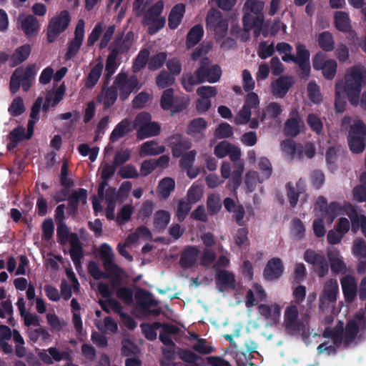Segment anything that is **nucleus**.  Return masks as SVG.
Returning <instances> with one entry per match:
<instances>
[{
	"mask_svg": "<svg viewBox=\"0 0 366 366\" xmlns=\"http://www.w3.org/2000/svg\"><path fill=\"white\" fill-rule=\"evenodd\" d=\"M343 92H345L352 106L359 104V97L362 86L366 84V69L361 65L349 68L345 74V81L340 82Z\"/></svg>",
	"mask_w": 366,
	"mask_h": 366,
	"instance_id": "1",
	"label": "nucleus"
},
{
	"mask_svg": "<svg viewBox=\"0 0 366 366\" xmlns=\"http://www.w3.org/2000/svg\"><path fill=\"white\" fill-rule=\"evenodd\" d=\"M99 252L103 260L104 268L110 275L106 279L110 280L112 289L114 290L123 287V285L129 279V274L114 262V254L111 247L107 243H103L100 246Z\"/></svg>",
	"mask_w": 366,
	"mask_h": 366,
	"instance_id": "2",
	"label": "nucleus"
},
{
	"mask_svg": "<svg viewBox=\"0 0 366 366\" xmlns=\"http://www.w3.org/2000/svg\"><path fill=\"white\" fill-rule=\"evenodd\" d=\"M152 116L149 112H142L134 119V128L137 129V137L142 140L146 138L156 137L161 132V125L157 122H151Z\"/></svg>",
	"mask_w": 366,
	"mask_h": 366,
	"instance_id": "3",
	"label": "nucleus"
},
{
	"mask_svg": "<svg viewBox=\"0 0 366 366\" xmlns=\"http://www.w3.org/2000/svg\"><path fill=\"white\" fill-rule=\"evenodd\" d=\"M347 139L352 153L363 152L366 146V124L360 119L355 121L350 127Z\"/></svg>",
	"mask_w": 366,
	"mask_h": 366,
	"instance_id": "4",
	"label": "nucleus"
},
{
	"mask_svg": "<svg viewBox=\"0 0 366 366\" xmlns=\"http://www.w3.org/2000/svg\"><path fill=\"white\" fill-rule=\"evenodd\" d=\"M71 21V16L67 10L61 11L51 19L46 31V40L49 44L54 42L57 37L66 30Z\"/></svg>",
	"mask_w": 366,
	"mask_h": 366,
	"instance_id": "5",
	"label": "nucleus"
},
{
	"mask_svg": "<svg viewBox=\"0 0 366 366\" xmlns=\"http://www.w3.org/2000/svg\"><path fill=\"white\" fill-rule=\"evenodd\" d=\"M117 90L119 92V99L124 102L129 95L134 92L141 88L138 78L136 75H132L129 77L127 74L120 72L117 76L113 82Z\"/></svg>",
	"mask_w": 366,
	"mask_h": 366,
	"instance_id": "6",
	"label": "nucleus"
},
{
	"mask_svg": "<svg viewBox=\"0 0 366 366\" xmlns=\"http://www.w3.org/2000/svg\"><path fill=\"white\" fill-rule=\"evenodd\" d=\"M206 26L208 30L214 31L219 39L224 38L228 31V21L224 19L222 13L215 9H210L207 15Z\"/></svg>",
	"mask_w": 366,
	"mask_h": 366,
	"instance_id": "7",
	"label": "nucleus"
},
{
	"mask_svg": "<svg viewBox=\"0 0 366 366\" xmlns=\"http://www.w3.org/2000/svg\"><path fill=\"white\" fill-rule=\"evenodd\" d=\"M312 66L316 71H322L324 78L332 80L337 70V64L335 60L327 59V56L322 51L317 52L312 58Z\"/></svg>",
	"mask_w": 366,
	"mask_h": 366,
	"instance_id": "8",
	"label": "nucleus"
},
{
	"mask_svg": "<svg viewBox=\"0 0 366 366\" xmlns=\"http://www.w3.org/2000/svg\"><path fill=\"white\" fill-rule=\"evenodd\" d=\"M195 74L201 78L200 81L215 83L219 80L222 70L219 65H212V61L208 57H204L202 59Z\"/></svg>",
	"mask_w": 366,
	"mask_h": 366,
	"instance_id": "9",
	"label": "nucleus"
},
{
	"mask_svg": "<svg viewBox=\"0 0 366 366\" xmlns=\"http://www.w3.org/2000/svg\"><path fill=\"white\" fill-rule=\"evenodd\" d=\"M339 287L336 280H328L322 290L319 298V309L322 311L327 310L331 305L336 302Z\"/></svg>",
	"mask_w": 366,
	"mask_h": 366,
	"instance_id": "10",
	"label": "nucleus"
},
{
	"mask_svg": "<svg viewBox=\"0 0 366 366\" xmlns=\"http://www.w3.org/2000/svg\"><path fill=\"white\" fill-rule=\"evenodd\" d=\"M285 330L290 335H295L303 331L305 325L298 320V310L297 306L290 305L287 307L285 312Z\"/></svg>",
	"mask_w": 366,
	"mask_h": 366,
	"instance_id": "11",
	"label": "nucleus"
},
{
	"mask_svg": "<svg viewBox=\"0 0 366 366\" xmlns=\"http://www.w3.org/2000/svg\"><path fill=\"white\" fill-rule=\"evenodd\" d=\"M214 154L217 157L220 159L229 155L232 162H236L240 158L241 151L239 147L224 140L215 146Z\"/></svg>",
	"mask_w": 366,
	"mask_h": 366,
	"instance_id": "12",
	"label": "nucleus"
},
{
	"mask_svg": "<svg viewBox=\"0 0 366 366\" xmlns=\"http://www.w3.org/2000/svg\"><path fill=\"white\" fill-rule=\"evenodd\" d=\"M284 272L282 261L279 257L270 259L263 271L264 278L267 281H273L279 279Z\"/></svg>",
	"mask_w": 366,
	"mask_h": 366,
	"instance_id": "13",
	"label": "nucleus"
},
{
	"mask_svg": "<svg viewBox=\"0 0 366 366\" xmlns=\"http://www.w3.org/2000/svg\"><path fill=\"white\" fill-rule=\"evenodd\" d=\"M132 32H128L126 36L124 34L117 36L109 47L110 53L117 56L127 53L132 46Z\"/></svg>",
	"mask_w": 366,
	"mask_h": 366,
	"instance_id": "14",
	"label": "nucleus"
},
{
	"mask_svg": "<svg viewBox=\"0 0 366 366\" xmlns=\"http://www.w3.org/2000/svg\"><path fill=\"white\" fill-rule=\"evenodd\" d=\"M341 285L345 300L347 302H352L357 292V285L355 277L350 274L343 277L341 280Z\"/></svg>",
	"mask_w": 366,
	"mask_h": 366,
	"instance_id": "15",
	"label": "nucleus"
},
{
	"mask_svg": "<svg viewBox=\"0 0 366 366\" xmlns=\"http://www.w3.org/2000/svg\"><path fill=\"white\" fill-rule=\"evenodd\" d=\"M216 283L220 292H224L227 289L234 290L235 288V277L232 272L220 269L216 273Z\"/></svg>",
	"mask_w": 366,
	"mask_h": 366,
	"instance_id": "16",
	"label": "nucleus"
},
{
	"mask_svg": "<svg viewBox=\"0 0 366 366\" xmlns=\"http://www.w3.org/2000/svg\"><path fill=\"white\" fill-rule=\"evenodd\" d=\"M134 122L129 119L128 118H125L122 119L120 122H119L113 131L112 132L109 140L111 142H115L119 139L123 138L130 132L134 130Z\"/></svg>",
	"mask_w": 366,
	"mask_h": 366,
	"instance_id": "17",
	"label": "nucleus"
},
{
	"mask_svg": "<svg viewBox=\"0 0 366 366\" xmlns=\"http://www.w3.org/2000/svg\"><path fill=\"white\" fill-rule=\"evenodd\" d=\"M16 69H20L19 76L22 81V89L24 92H28L36 75V68L35 64H28L25 69L19 67Z\"/></svg>",
	"mask_w": 366,
	"mask_h": 366,
	"instance_id": "18",
	"label": "nucleus"
},
{
	"mask_svg": "<svg viewBox=\"0 0 366 366\" xmlns=\"http://www.w3.org/2000/svg\"><path fill=\"white\" fill-rule=\"evenodd\" d=\"M20 26L25 35L28 37L37 34L40 29V25L38 19L31 14L24 16L21 19L19 18Z\"/></svg>",
	"mask_w": 366,
	"mask_h": 366,
	"instance_id": "19",
	"label": "nucleus"
},
{
	"mask_svg": "<svg viewBox=\"0 0 366 366\" xmlns=\"http://www.w3.org/2000/svg\"><path fill=\"white\" fill-rule=\"evenodd\" d=\"M294 81L292 76H280L272 84V94L273 95L283 98L289 89L293 85Z\"/></svg>",
	"mask_w": 366,
	"mask_h": 366,
	"instance_id": "20",
	"label": "nucleus"
},
{
	"mask_svg": "<svg viewBox=\"0 0 366 366\" xmlns=\"http://www.w3.org/2000/svg\"><path fill=\"white\" fill-rule=\"evenodd\" d=\"M244 29L249 31L252 29H255L254 35L257 36L260 34V30L264 24V15L253 16L247 13L242 18Z\"/></svg>",
	"mask_w": 366,
	"mask_h": 366,
	"instance_id": "21",
	"label": "nucleus"
},
{
	"mask_svg": "<svg viewBox=\"0 0 366 366\" xmlns=\"http://www.w3.org/2000/svg\"><path fill=\"white\" fill-rule=\"evenodd\" d=\"M69 244L71 247L69 254L71 260L75 266L80 264L81 260L84 256V251L82 244L77 234H73L71 235V243Z\"/></svg>",
	"mask_w": 366,
	"mask_h": 366,
	"instance_id": "22",
	"label": "nucleus"
},
{
	"mask_svg": "<svg viewBox=\"0 0 366 366\" xmlns=\"http://www.w3.org/2000/svg\"><path fill=\"white\" fill-rule=\"evenodd\" d=\"M334 24L336 29L343 33H349L352 30L349 14L342 11L334 14Z\"/></svg>",
	"mask_w": 366,
	"mask_h": 366,
	"instance_id": "23",
	"label": "nucleus"
},
{
	"mask_svg": "<svg viewBox=\"0 0 366 366\" xmlns=\"http://www.w3.org/2000/svg\"><path fill=\"white\" fill-rule=\"evenodd\" d=\"M185 13V6L183 4L174 5L168 16V25L171 29H175L181 24Z\"/></svg>",
	"mask_w": 366,
	"mask_h": 366,
	"instance_id": "24",
	"label": "nucleus"
},
{
	"mask_svg": "<svg viewBox=\"0 0 366 366\" xmlns=\"http://www.w3.org/2000/svg\"><path fill=\"white\" fill-rule=\"evenodd\" d=\"M199 251L194 247H188L180 256L179 264L182 268L189 269L192 267L197 262Z\"/></svg>",
	"mask_w": 366,
	"mask_h": 366,
	"instance_id": "25",
	"label": "nucleus"
},
{
	"mask_svg": "<svg viewBox=\"0 0 366 366\" xmlns=\"http://www.w3.org/2000/svg\"><path fill=\"white\" fill-rule=\"evenodd\" d=\"M8 138L9 142L7 144V149L9 151L15 149L22 141L28 139L25 128L23 126H18L11 130L8 135Z\"/></svg>",
	"mask_w": 366,
	"mask_h": 366,
	"instance_id": "26",
	"label": "nucleus"
},
{
	"mask_svg": "<svg viewBox=\"0 0 366 366\" xmlns=\"http://www.w3.org/2000/svg\"><path fill=\"white\" fill-rule=\"evenodd\" d=\"M164 146L159 145L154 140H150L142 144L139 154L142 157L146 156H156L164 153Z\"/></svg>",
	"mask_w": 366,
	"mask_h": 366,
	"instance_id": "27",
	"label": "nucleus"
},
{
	"mask_svg": "<svg viewBox=\"0 0 366 366\" xmlns=\"http://www.w3.org/2000/svg\"><path fill=\"white\" fill-rule=\"evenodd\" d=\"M135 297L139 305L145 311L158 305V302L154 299L152 294L143 289H139L136 292Z\"/></svg>",
	"mask_w": 366,
	"mask_h": 366,
	"instance_id": "28",
	"label": "nucleus"
},
{
	"mask_svg": "<svg viewBox=\"0 0 366 366\" xmlns=\"http://www.w3.org/2000/svg\"><path fill=\"white\" fill-rule=\"evenodd\" d=\"M31 48L29 44H24L18 47L10 58V66H16L25 61L29 56Z\"/></svg>",
	"mask_w": 366,
	"mask_h": 366,
	"instance_id": "29",
	"label": "nucleus"
},
{
	"mask_svg": "<svg viewBox=\"0 0 366 366\" xmlns=\"http://www.w3.org/2000/svg\"><path fill=\"white\" fill-rule=\"evenodd\" d=\"M325 338L332 340L335 345H340L344 342V327L342 322H340L333 328L327 327L323 332Z\"/></svg>",
	"mask_w": 366,
	"mask_h": 366,
	"instance_id": "30",
	"label": "nucleus"
},
{
	"mask_svg": "<svg viewBox=\"0 0 366 366\" xmlns=\"http://www.w3.org/2000/svg\"><path fill=\"white\" fill-rule=\"evenodd\" d=\"M97 290L100 295L104 298H107V302L109 306L116 312H120L122 310L121 303L113 298H110L112 296V292L109 289V285L104 282H100L98 285Z\"/></svg>",
	"mask_w": 366,
	"mask_h": 366,
	"instance_id": "31",
	"label": "nucleus"
},
{
	"mask_svg": "<svg viewBox=\"0 0 366 366\" xmlns=\"http://www.w3.org/2000/svg\"><path fill=\"white\" fill-rule=\"evenodd\" d=\"M282 112V108L278 103L270 102L262 109V112L258 111V117L263 122L267 117L271 119L277 118Z\"/></svg>",
	"mask_w": 366,
	"mask_h": 366,
	"instance_id": "32",
	"label": "nucleus"
},
{
	"mask_svg": "<svg viewBox=\"0 0 366 366\" xmlns=\"http://www.w3.org/2000/svg\"><path fill=\"white\" fill-rule=\"evenodd\" d=\"M259 314L266 320L276 322L280 316V307L277 304L266 305L260 304L258 306Z\"/></svg>",
	"mask_w": 366,
	"mask_h": 366,
	"instance_id": "33",
	"label": "nucleus"
},
{
	"mask_svg": "<svg viewBox=\"0 0 366 366\" xmlns=\"http://www.w3.org/2000/svg\"><path fill=\"white\" fill-rule=\"evenodd\" d=\"M204 36V29L202 24H196L188 31L186 37V45L187 48L196 46Z\"/></svg>",
	"mask_w": 366,
	"mask_h": 366,
	"instance_id": "34",
	"label": "nucleus"
},
{
	"mask_svg": "<svg viewBox=\"0 0 366 366\" xmlns=\"http://www.w3.org/2000/svg\"><path fill=\"white\" fill-rule=\"evenodd\" d=\"M359 332L358 322L354 320H349L344 328V344L345 345L351 344L357 337Z\"/></svg>",
	"mask_w": 366,
	"mask_h": 366,
	"instance_id": "35",
	"label": "nucleus"
},
{
	"mask_svg": "<svg viewBox=\"0 0 366 366\" xmlns=\"http://www.w3.org/2000/svg\"><path fill=\"white\" fill-rule=\"evenodd\" d=\"M349 207L350 211L347 212V215L351 219L352 230L360 225L362 232L366 237V217L362 215L360 219L357 210L351 204H349Z\"/></svg>",
	"mask_w": 366,
	"mask_h": 366,
	"instance_id": "36",
	"label": "nucleus"
},
{
	"mask_svg": "<svg viewBox=\"0 0 366 366\" xmlns=\"http://www.w3.org/2000/svg\"><path fill=\"white\" fill-rule=\"evenodd\" d=\"M170 214L168 211L159 209L157 211L154 217V226L158 231H163L166 229L170 222Z\"/></svg>",
	"mask_w": 366,
	"mask_h": 366,
	"instance_id": "37",
	"label": "nucleus"
},
{
	"mask_svg": "<svg viewBox=\"0 0 366 366\" xmlns=\"http://www.w3.org/2000/svg\"><path fill=\"white\" fill-rule=\"evenodd\" d=\"M103 67V64L102 62H99L92 68L85 81V86L87 89H92L97 84L101 77Z\"/></svg>",
	"mask_w": 366,
	"mask_h": 366,
	"instance_id": "38",
	"label": "nucleus"
},
{
	"mask_svg": "<svg viewBox=\"0 0 366 366\" xmlns=\"http://www.w3.org/2000/svg\"><path fill=\"white\" fill-rule=\"evenodd\" d=\"M104 109L110 108L116 102L118 92L114 84L109 87H103L102 91Z\"/></svg>",
	"mask_w": 366,
	"mask_h": 366,
	"instance_id": "39",
	"label": "nucleus"
},
{
	"mask_svg": "<svg viewBox=\"0 0 366 366\" xmlns=\"http://www.w3.org/2000/svg\"><path fill=\"white\" fill-rule=\"evenodd\" d=\"M179 357L190 366H199L202 363V358L188 349H182L178 352Z\"/></svg>",
	"mask_w": 366,
	"mask_h": 366,
	"instance_id": "40",
	"label": "nucleus"
},
{
	"mask_svg": "<svg viewBox=\"0 0 366 366\" xmlns=\"http://www.w3.org/2000/svg\"><path fill=\"white\" fill-rule=\"evenodd\" d=\"M319 46L324 51H332L335 48V41L332 34L328 31L321 32L317 38Z\"/></svg>",
	"mask_w": 366,
	"mask_h": 366,
	"instance_id": "41",
	"label": "nucleus"
},
{
	"mask_svg": "<svg viewBox=\"0 0 366 366\" xmlns=\"http://www.w3.org/2000/svg\"><path fill=\"white\" fill-rule=\"evenodd\" d=\"M175 182L172 178L165 177L162 179L158 185V192L159 197L163 199H167L171 192L174 189Z\"/></svg>",
	"mask_w": 366,
	"mask_h": 366,
	"instance_id": "42",
	"label": "nucleus"
},
{
	"mask_svg": "<svg viewBox=\"0 0 366 366\" xmlns=\"http://www.w3.org/2000/svg\"><path fill=\"white\" fill-rule=\"evenodd\" d=\"M164 8V3L162 1H158L153 6H152L144 14L142 24L144 25H149V20L159 18Z\"/></svg>",
	"mask_w": 366,
	"mask_h": 366,
	"instance_id": "43",
	"label": "nucleus"
},
{
	"mask_svg": "<svg viewBox=\"0 0 366 366\" xmlns=\"http://www.w3.org/2000/svg\"><path fill=\"white\" fill-rule=\"evenodd\" d=\"M56 239L61 245L71 243V235L75 232H70L66 223L56 224Z\"/></svg>",
	"mask_w": 366,
	"mask_h": 366,
	"instance_id": "44",
	"label": "nucleus"
},
{
	"mask_svg": "<svg viewBox=\"0 0 366 366\" xmlns=\"http://www.w3.org/2000/svg\"><path fill=\"white\" fill-rule=\"evenodd\" d=\"M150 52L147 49H142L136 56L133 65L132 70L134 72H138L144 69L149 61Z\"/></svg>",
	"mask_w": 366,
	"mask_h": 366,
	"instance_id": "45",
	"label": "nucleus"
},
{
	"mask_svg": "<svg viewBox=\"0 0 366 366\" xmlns=\"http://www.w3.org/2000/svg\"><path fill=\"white\" fill-rule=\"evenodd\" d=\"M87 190L84 188H79L74 190L71 194L68 195L67 200L69 204L79 207V203L85 204L87 201Z\"/></svg>",
	"mask_w": 366,
	"mask_h": 366,
	"instance_id": "46",
	"label": "nucleus"
},
{
	"mask_svg": "<svg viewBox=\"0 0 366 366\" xmlns=\"http://www.w3.org/2000/svg\"><path fill=\"white\" fill-rule=\"evenodd\" d=\"M344 211L342 206L337 202H331L325 212V217L327 223H332L337 215Z\"/></svg>",
	"mask_w": 366,
	"mask_h": 366,
	"instance_id": "47",
	"label": "nucleus"
},
{
	"mask_svg": "<svg viewBox=\"0 0 366 366\" xmlns=\"http://www.w3.org/2000/svg\"><path fill=\"white\" fill-rule=\"evenodd\" d=\"M117 297L124 304L131 305L134 302V292L129 287L123 286L114 290Z\"/></svg>",
	"mask_w": 366,
	"mask_h": 366,
	"instance_id": "48",
	"label": "nucleus"
},
{
	"mask_svg": "<svg viewBox=\"0 0 366 366\" xmlns=\"http://www.w3.org/2000/svg\"><path fill=\"white\" fill-rule=\"evenodd\" d=\"M207 127V122L202 117L192 119L188 124L187 133L189 135L199 134L204 131Z\"/></svg>",
	"mask_w": 366,
	"mask_h": 366,
	"instance_id": "49",
	"label": "nucleus"
},
{
	"mask_svg": "<svg viewBox=\"0 0 366 366\" xmlns=\"http://www.w3.org/2000/svg\"><path fill=\"white\" fill-rule=\"evenodd\" d=\"M339 152V147L335 146L330 147L326 151V162L329 169L331 170L332 172L336 170L337 168V161Z\"/></svg>",
	"mask_w": 366,
	"mask_h": 366,
	"instance_id": "50",
	"label": "nucleus"
},
{
	"mask_svg": "<svg viewBox=\"0 0 366 366\" xmlns=\"http://www.w3.org/2000/svg\"><path fill=\"white\" fill-rule=\"evenodd\" d=\"M307 95L309 99L314 104H318L322 101L320 88L315 81L308 83Z\"/></svg>",
	"mask_w": 366,
	"mask_h": 366,
	"instance_id": "51",
	"label": "nucleus"
},
{
	"mask_svg": "<svg viewBox=\"0 0 366 366\" xmlns=\"http://www.w3.org/2000/svg\"><path fill=\"white\" fill-rule=\"evenodd\" d=\"M174 92L172 88L164 90L160 99V106L163 110L168 111L172 108L175 98Z\"/></svg>",
	"mask_w": 366,
	"mask_h": 366,
	"instance_id": "52",
	"label": "nucleus"
},
{
	"mask_svg": "<svg viewBox=\"0 0 366 366\" xmlns=\"http://www.w3.org/2000/svg\"><path fill=\"white\" fill-rule=\"evenodd\" d=\"M174 76L167 71H162L156 78V84L160 89H165L174 84Z\"/></svg>",
	"mask_w": 366,
	"mask_h": 366,
	"instance_id": "53",
	"label": "nucleus"
},
{
	"mask_svg": "<svg viewBox=\"0 0 366 366\" xmlns=\"http://www.w3.org/2000/svg\"><path fill=\"white\" fill-rule=\"evenodd\" d=\"M200 79L197 75L195 76L191 73L184 74L182 78V86L187 92H192L194 86L204 82L200 81Z\"/></svg>",
	"mask_w": 366,
	"mask_h": 366,
	"instance_id": "54",
	"label": "nucleus"
},
{
	"mask_svg": "<svg viewBox=\"0 0 366 366\" xmlns=\"http://www.w3.org/2000/svg\"><path fill=\"white\" fill-rule=\"evenodd\" d=\"M166 52L161 51L149 58L148 69L150 71H156L161 68L167 60Z\"/></svg>",
	"mask_w": 366,
	"mask_h": 366,
	"instance_id": "55",
	"label": "nucleus"
},
{
	"mask_svg": "<svg viewBox=\"0 0 366 366\" xmlns=\"http://www.w3.org/2000/svg\"><path fill=\"white\" fill-rule=\"evenodd\" d=\"M24 111V101L21 97L14 98L8 109L9 114L12 117H19L22 114Z\"/></svg>",
	"mask_w": 366,
	"mask_h": 366,
	"instance_id": "56",
	"label": "nucleus"
},
{
	"mask_svg": "<svg viewBox=\"0 0 366 366\" xmlns=\"http://www.w3.org/2000/svg\"><path fill=\"white\" fill-rule=\"evenodd\" d=\"M285 133L287 136L295 137L300 133L299 120L296 117L289 118L285 125Z\"/></svg>",
	"mask_w": 366,
	"mask_h": 366,
	"instance_id": "57",
	"label": "nucleus"
},
{
	"mask_svg": "<svg viewBox=\"0 0 366 366\" xmlns=\"http://www.w3.org/2000/svg\"><path fill=\"white\" fill-rule=\"evenodd\" d=\"M307 123L312 131L320 135L323 130V123L317 114L311 113L307 117Z\"/></svg>",
	"mask_w": 366,
	"mask_h": 366,
	"instance_id": "58",
	"label": "nucleus"
},
{
	"mask_svg": "<svg viewBox=\"0 0 366 366\" xmlns=\"http://www.w3.org/2000/svg\"><path fill=\"white\" fill-rule=\"evenodd\" d=\"M352 253L359 259H366V242L362 238L358 237L354 240Z\"/></svg>",
	"mask_w": 366,
	"mask_h": 366,
	"instance_id": "59",
	"label": "nucleus"
},
{
	"mask_svg": "<svg viewBox=\"0 0 366 366\" xmlns=\"http://www.w3.org/2000/svg\"><path fill=\"white\" fill-rule=\"evenodd\" d=\"M134 212V207L132 204L124 205L117 214V222L119 225L129 221Z\"/></svg>",
	"mask_w": 366,
	"mask_h": 366,
	"instance_id": "60",
	"label": "nucleus"
},
{
	"mask_svg": "<svg viewBox=\"0 0 366 366\" xmlns=\"http://www.w3.org/2000/svg\"><path fill=\"white\" fill-rule=\"evenodd\" d=\"M233 134V127L227 122L220 123L214 132V135L218 139L229 138L231 137Z\"/></svg>",
	"mask_w": 366,
	"mask_h": 366,
	"instance_id": "61",
	"label": "nucleus"
},
{
	"mask_svg": "<svg viewBox=\"0 0 366 366\" xmlns=\"http://www.w3.org/2000/svg\"><path fill=\"white\" fill-rule=\"evenodd\" d=\"M207 207L210 215L217 214L222 208L220 198L214 194H210L207 197Z\"/></svg>",
	"mask_w": 366,
	"mask_h": 366,
	"instance_id": "62",
	"label": "nucleus"
},
{
	"mask_svg": "<svg viewBox=\"0 0 366 366\" xmlns=\"http://www.w3.org/2000/svg\"><path fill=\"white\" fill-rule=\"evenodd\" d=\"M285 187L287 189V197L288 198L290 205L292 208H295L297 204L302 191L296 190L292 182H287Z\"/></svg>",
	"mask_w": 366,
	"mask_h": 366,
	"instance_id": "63",
	"label": "nucleus"
},
{
	"mask_svg": "<svg viewBox=\"0 0 366 366\" xmlns=\"http://www.w3.org/2000/svg\"><path fill=\"white\" fill-rule=\"evenodd\" d=\"M88 272L89 274L94 279V280H100L102 278L106 279L108 278L110 275L108 272H102L99 264L95 261H90L88 264Z\"/></svg>",
	"mask_w": 366,
	"mask_h": 366,
	"instance_id": "64",
	"label": "nucleus"
}]
</instances>
